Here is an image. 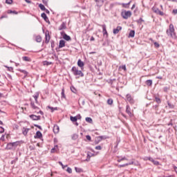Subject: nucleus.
Listing matches in <instances>:
<instances>
[{
  "label": "nucleus",
  "mask_w": 177,
  "mask_h": 177,
  "mask_svg": "<svg viewBox=\"0 0 177 177\" xmlns=\"http://www.w3.org/2000/svg\"><path fill=\"white\" fill-rule=\"evenodd\" d=\"M71 71H72L73 75H75L76 77L77 76H78V77H84V73H82V71L78 70V67L73 66L71 68Z\"/></svg>",
  "instance_id": "1"
},
{
  "label": "nucleus",
  "mask_w": 177,
  "mask_h": 177,
  "mask_svg": "<svg viewBox=\"0 0 177 177\" xmlns=\"http://www.w3.org/2000/svg\"><path fill=\"white\" fill-rule=\"evenodd\" d=\"M167 34L169 37H171V38H176V35L175 34V29L174 28V25H169V28L167 30Z\"/></svg>",
  "instance_id": "2"
},
{
  "label": "nucleus",
  "mask_w": 177,
  "mask_h": 177,
  "mask_svg": "<svg viewBox=\"0 0 177 177\" xmlns=\"http://www.w3.org/2000/svg\"><path fill=\"white\" fill-rule=\"evenodd\" d=\"M122 17H123V19H128L129 17H131V16H132V12L131 11H127V10H124V11H122Z\"/></svg>",
  "instance_id": "3"
},
{
  "label": "nucleus",
  "mask_w": 177,
  "mask_h": 177,
  "mask_svg": "<svg viewBox=\"0 0 177 177\" xmlns=\"http://www.w3.org/2000/svg\"><path fill=\"white\" fill-rule=\"evenodd\" d=\"M126 100L130 103V104H133L135 103V100H133V97H132V95L131 94H127L126 95Z\"/></svg>",
  "instance_id": "4"
},
{
  "label": "nucleus",
  "mask_w": 177,
  "mask_h": 177,
  "mask_svg": "<svg viewBox=\"0 0 177 177\" xmlns=\"http://www.w3.org/2000/svg\"><path fill=\"white\" fill-rule=\"evenodd\" d=\"M152 10L153 12H154V13H156V15H160V16H164V12L156 7H153Z\"/></svg>",
  "instance_id": "5"
},
{
  "label": "nucleus",
  "mask_w": 177,
  "mask_h": 177,
  "mask_svg": "<svg viewBox=\"0 0 177 177\" xmlns=\"http://www.w3.org/2000/svg\"><path fill=\"white\" fill-rule=\"evenodd\" d=\"M61 35L63 37L65 41H71V37L64 32V31L61 32Z\"/></svg>",
  "instance_id": "6"
},
{
  "label": "nucleus",
  "mask_w": 177,
  "mask_h": 177,
  "mask_svg": "<svg viewBox=\"0 0 177 177\" xmlns=\"http://www.w3.org/2000/svg\"><path fill=\"white\" fill-rule=\"evenodd\" d=\"M100 27H102V32H103V35H106V38L107 37H109V33L107 32V30H106V24L104 25H100Z\"/></svg>",
  "instance_id": "7"
},
{
  "label": "nucleus",
  "mask_w": 177,
  "mask_h": 177,
  "mask_svg": "<svg viewBox=\"0 0 177 177\" xmlns=\"http://www.w3.org/2000/svg\"><path fill=\"white\" fill-rule=\"evenodd\" d=\"M30 118H31V120H33V121H38L39 120H41V116L40 115L37 116L35 115H30Z\"/></svg>",
  "instance_id": "8"
},
{
  "label": "nucleus",
  "mask_w": 177,
  "mask_h": 177,
  "mask_svg": "<svg viewBox=\"0 0 177 177\" xmlns=\"http://www.w3.org/2000/svg\"><path fill=\"white\" fill-rule=\"evenodd\" d=\"M126 113L130 116L132 117V113L131 112V106L129 105L126 106Z\"/></svg>",
  "instance_id": "9"
},
{
  "label": "nucleus",
  "mask_w": 177,
  "mask_h": 177,
  "mask_svg": "<svg viewBox=\"0 0 177 177\" xmlns=\"http://www.w3.org/2000/svg\"><path fill=\"white\" fill-rule=\"evenodd\" d=\"M77 66L78 67H80L82 70V68H84V66H85V64H84V62H82L81 59H78Z\"/></svg>",
  "instance_id": "10"
},
{
  "label": "nucleus",
  "mask_w": 177,
  "mask_h": 177,
  "mask_svg": "<svg viewBox=\"0 0 177 177\" xmlns=\"http://www.w3.org/2000/svg\"><path fill=\"white\" fill-rule=\"evenodd\" d=\"M66 28L67 26H66V22H63L59 27L58 30H59V31H62V30H66Z\"/></svg>",
  "instance_id": "11"
},
{
  "label": "nucleus",
  "mask_w": 177,
  "mask_h": 177,
  "mask_svg": "<svg viewBox=\"0 0 177 177\" xmlns=\"http://www.w3.org/2000/svg\"><path fill=\"white\" fill-rule=\"evenodd\" d=\"M122 30V27L121 26H117L116 28L113 29V34H118L120 31Z\"/></svg>",
  "instance_id": "12"
},
{
  "label": "nucleus",
  "mask_w": 177,
  "mask_h": 177,
  "mask_svg": "<svg viewBox=\"0 0 177 177\" xmlns=\"http://www.w3.org/2000/svg\"><path fill=\"white\" fill-rule=\"evenodd\" d=\"M49 41H50V36L49 35V32H46V44H48Z\"/></svg>",
  "instance_id": "13"
},
{
  "label": "nucleus",
  "mask_w": 177,
  "mask_h": 177,
  "mask_svg": "<svg viewBox=\"0 0 177 177\" xmlns=\"http://www.w3.org/2000/svg\"><path fill=\"white\" fill-rule=\"evenodd\" d=\"M37 138L38 139H41V138H42V133H41V131H38L36 132V135L35 136V138L37 139Z\"/></svg>",
  "instance_id": "14"
},
{
  "label": "nucleus",
  "mask_w": 177,
  "mask_h": 177,
  "mask_svg": "<svg viewBox=\"0 0 177 177\" xmlns=\"http://www.w3.org/2000/svg\"><path fill=\"white\" fill-rule=\"evenodd\" d=\"M148 160H149V161H151V162H153L154 164V165H159L160 162L157 160H155L154 159H153V158H148Z\"/></svg>",
  "instance_id": "15"
},
{
  "label": "nucleus",
  "mask_w": 177,
  "mask_h": 177,
  "mask_svg": "<svg viewBox=\"0 0 177 177\" xmlns=\"http://www.w3.org/2000/svg\"><path fill=\"white\" fill-rule=\"evenodd\" d=\"M66 46V41L64 40H60L59 44V48H64Z\"/></svg>",
  "instance_id": "16"
},
{
  "label": "nucleus",
  "mask_w": 177,
  "mask_h": 177,
  "mask_svg": "<svg viewBox=\"0 0 177 177\" xmlns=\"http://www.w3.org/2000/svg\"><path fill=\"white\" fill-rule=\"evenodd\" d=\"M6 149V150H12L13 149V145L12 144V142L8 143Z\"/></svg>",
  "instance_id": "17"
},
{
  "label": "nucleus",
  "mask_w": 177,
  "mask_h": 177,
  "mask_svg": "<svg viewBox=\"0 0 177 177\" xmlns=\"http://www.w3.org/2000/svg\"><path fill=\"white\" fill-rule=\"evenodd\" d=\"M59 126L55 125L53 127V132L54 133H59Z\"/></svg>",
  "instance_id": "18"
},
{
  "label": "nucleus",
  "mask_w": 177,
  "mask_h": 177,
  "mask_svg": "<svg viewBox=\"0 0 177 177\" xmlns=\"http://www.w3.org/2000/svg\"><path fill=\"white\" fill-rule=\"evenodd\" d=\"M41 17L45 20V21H49V18H48V16H46V14H45L44 12L41 14Z\"/></svg>",
  "instance_id": "19"
},
{
  "label": "nucleus",
  "mask_w": 177,
  "mask_h": 177,
  "mask_svg": "<svg viewBox=\"0 0 177 177\" xmlns=\"http://www.w3.org/2000/svg\"><path fill=\"white\" fill-rule=\"evenodd\" d=\"M11 143L12 144V147H17V146H19L20 143H21V141H16Z\"/></svg>",
  "instance_id": "20"
},
{
  "label": "nucleus",
  "mask_w": 177,
  "mask_h": 177,
  "mask_svg": "<svg viewBox=\"0 0 177 177\" xmlns=\"http://www.w3.org/2000/svg\"><path fill=\"white\" fill-rule=\"evenodd\" d=\"M36 42H42V37L40 35H37L35 37Z\"/></svg>",
  "instance_id": "21"
},
{
  "label": "nucleus",
  "mask_w": 177,
  "mask_h": 177,
  "mask_svg": "<svg viewBox=\"0 0 177 177\" xmlns=\"http://www.w3.org/2000/svg\"><path fill=\"white\" fill-rule=\"evenodd\" d=\"M73 140H77L78 139V134L74 133L71 136Z\"/></svg>",
  "instance_id": "22"
},
{
  "label": "nucleus",
  "mask_w": 177,
  "mask_h": 177,
  "mask_svg": "<svg viewBox=\"0 0 177 177\" xmlns=\"http://www.w3.org/2000/svg\"><path fill=\"white\" fill-rule=\"evenodd\" d=\"M146 84L148 85V86H151V85H153V80H148L146 81Z\"/></svg>",
  "instance_id": "23"
},
{
  "label": "nucleus",
  "mask_w": 177,
  "mask_h": 177,
  "mask_svg": "<svg viewBox=\"0 0 177 177\" xmlns=\"http://www.w3.org/2000/svg\"><path fill=\"white\" fill-rule=\"evenodd\" d=\"M22 60L24 62H31V58L28 57H23Z\"/></svg>",
  "instance_id": "24"
},
{
  "label": "nucleus",
  "mask_w": 177,
  "mask_h": 177,
  "mask_svg": "<svg viewBox=\"0 0 177 177\" xmlns=\"http://www.w3.org/2000/svg\"><path fill=\"white\" fill-rule=\"evenodd\" d=\"M129 37L133 38V37H135V30H131Z\"/></svg>",
  "instance_id": "25"
},
{
  "label": "nucleus",
  "mask_w": 177,
  "mask_h": 177,
  "mask_svg": "<svg viewBox=\"0 0 177 177\" xmlns=\"http://www.w3.org/2000/svg\"><path fill=\"white\" fill-rule=\"evenodd\" d=\"M30 106L34 109V110H37V109H38V106H35V104L33 102H30Z\"/></svg>",
  "instance_id": "26"
},
{
  "label": "nucleus",
  "mask_w": 177,
  "mask_h": 177,
  "mask_svg": "<svg viewBox=\"0 0 177 177\" xmlns=\"http://www.w3.org/2000/svg\"><path fill=\"white\" fill-rule=\"evenodd\" d=\"M39 8H40L41 10H46L45 6H44L43 4H39Z\"/></svg>",
  "instance_id": "27"
},
{
  "label": "nucleus",
  "mask_w": 177,
  "mask_h": 177,
  "mask_svg": "<svg viewBox=\"0 0 177 177\" xmlns=\"http://www.w3.org/2000/svg\"><path fill=\"white\" fill-rule=\"evenodd\" d=\"M75 170L76 172H78L79 174L82 172V169H81L80 167H75Z\"/></svg>",
  "instance_id": "28"
},
{
  "label": "nucleus",
  "mask_w": 177,
  "mask_h": 177,
  "mask_svg": "<svg viewBox=\"0 0 177 177\" xmlns=\"http://www.w3.org/2000/svg\"><path fill=\"white\" fill-rule=\"evenodd\" d=\"M77 120V117L71 116V121H72V122H76Z\"/></svg>",
  "instance_id": "29"
},
{
  "label": "nucleus",
  "mask_w": 177,
  "mask_h": 177,
  "mask_svg": "<svg viewBox=\"0 0 177 177\" xmlns=\"http://www.w3.org/2000/svg\"><path fill=\"white\" fill-rule=\"evenodd\" d=\"M86 122H89V124H92V122H93V120H92V119L91 118H86Z\"/></svg>",
  "instance_id": "30"
},
{
  "label": "nucleus",
  "mask_w": 177,
  "mask_h": 177,
  "mask_svg": "<svg viewBox=\"0 0 177 177\" xmlns=\"http://www.w3.org/2000/svg\"><path fill=\"white\" fill-rule=\"evenodd\" d=\"M107 104H109V106H111V104H113V99H108Z\"/></svg>",
  "instance_id": "31"
},
{
  "label": "nucleus",
  "mask_w": 177,
  "mask_h": 177,
  "mask_svg": "<svg viewBox=\"0 0 177 177\" xmlns=\"http://www.w3.org/2000/svg\"><path fill=\"white\" fill-rule=\"evenodd\" d=\"M87 156H88V158H91V157L95 156V153H92L91 152H88L87 153Z\"/></svg>",
  "instance_id": "32"
},
{
  "label": "nucleus",
  "mask_w": 177,
  "mask_h": 177,
  "mask_svg": "<svg viewBox=\"0 0 177 177\" xmlns=\"http://www.w3.org/2000/svg\"><path fill=\"white\" fill-rule=\"evenodd\" d=\"M29 131H30V129H25L24 131H23V134L25 136L27 135Z\"/></svg>",
  "instance_id": "33"
},
{
  "label": "nucleus",
  "mask_w": 177,
  "mask_h": 177,
  "mask_svg": "<svg viewBox=\"0 0 177 177\" xmlns=\"http://www.w3.org/2000/svg\"><path fill=\"white\" fill-rule=\"evenodd\" d=\"M61 95H62V97H64V99H66V95H64V88H62Z\"/></svg>",
  "instance_id": "34"
},
{
  "label": "nucleus",
  "mask_w": 177,
  "mask_h": 177,
  "mask_svg": "<svg viewBox=\"0 0 177 177\" xmlns=\"http://www.w3.org/2000/svg\"><path fill=\"white\" fill-rule=\"evenodd\" d=\"M155 101L156 102V103H161V100L159 97H155Z\"/></svg>",
  "instance_id": "35"
},
{
  "label": "nucleus",
  "mask_w": 177,
  "mask_h": 177,
  "mask_svg": "<svg viewBox=\"0 0 177 177\" xmlns=\"http://www.w3.org/2000/svg\"><path fill=\"white\" fill-rule=\"evenodd\" d=\"M119 68H121L122 70H124V71H126L127 66L125 65H122V66H120Z\"/></svg>",
  "instance_id": "36"
},
{
  "label": "nucleus",
  "mask_w": 177,
  "mask_h": 177,
  "mask_svg": "<svg viewBox=\"0 0 177 177\" xmlns=\"http://www.w3.org/2000/svg\"><path fill=\"white\" fill-rule=\"evenodd\" d=\"M131 2H129L128 3H122V6L123 8H127L129 5H130Z\"/></svg>",
  "instance_id": "37"
},
{
  "label": "nucleus",
  "mask_w": 177,
  "mask_h": 177,
  "mask_svg": "<svg viewBox=\"0 0 177 177\" xmlns=\"http://www.w3.org/2000/svg\"><path fill=\"white\" fill-rule=\"evenodd\" d=\"M98 138H99V139H100V140H103L104 139H107V137L104 136H99Z\"/></svg>",
  "instance_id": "38"
},
{
  "label": "nucleus",
  "mask_w": 177,
  "mask_h": 177,
  "mask_svg": "<svg viewBox=\"0 0 177 177\" xmlns=\"http://www.w3.org/2000/svg\"><path fill=\"white\" fill-rule=\"evenodd\" d=\"M13 2V0H6V3H8V5L12 4Z\"/></svg>",
  "instance_id": "39"
},
{
  "label": "nucleus",
  "mask_w": 177,
  "mask_h": 177,
  "mask_svg": "<svg viewBox=\"0 0 177 177\" xmlns=\"http://www.w3.org/2000/svg\"><path fill=\"white\" fill-rule=\"evenodd\" d=\"M66 171L68 174H72L73 173V169H71V168H70V167H68Z\"/></svg>",
  "instance_id": "40"
},
{
  "label": "nucleus",
  "mask_w": 177,
  "mask_h": 177,
  "mask_svg": "<svg viewBox=\"0 0 177 177\" xmlns=\"http://www.w3.org/2000/svg\"><path fill=\"white\" fill-rule=\"evenodd\" d=\"M38 96H39L38 95H33V97H34V99H35L36 103L38 102Z\"/></svg>",
  "instance_id": "41"
},
{
  "label": "nucleus",
  "mask_w": 177,
  "mask_h": 177,
  "mask_svg": "<svg viewBox=\"0 0 177 177\" xmlns=\"http://www.w3.org/2000/svg\"><path fill=\"white\" fill-rule=\"evenodd\" d=\"M124 160H128V159H127L125 157H124V158H121V159H118V162H121V161H124Z\"/></svg>",
  "instance_id": "42"
},
{
  "label": "nucleus",
  "mask_w": 177,
  "mask_h": 177,
  "mask_svg": "<svg viewBox=\"0 0 177 177\" xmlns=\"http://www.w3.org/2000/svg\"><path fill=\"white\" fill-rule=\"evenodd\" d=\"M133 164H135V162H133V161H131L130 162L126 163L127 167H128V165H133Z\"/></svg>",
  "instance_id": "43"
},
{
  "label": "nucleus",
  "mask_w": 177,
  "mask_h": 177,
  "mask_svg": "<svg viewBox=\"0 0 177 177\" xmlns=\"http://www.w3.org/2000/svg\"><path fill=\"white\" fill-rule=\"evenodd\" d=\"M155 48H160V44L157 42L153 43Z\"/></svg>",
  "instance_id": "44"
},
{
  "label": "nucleus",
  "mask_w": 177,
  "mask_h": 177,
  "mask_svg": "<svg viewBox=\"0 0 177 177\" xmlns=\"http://www.w3.org/2000/svg\"><path fill=\"white\" fill-rule=\"evenodd\" d=\"M48 108H49L50 109H51V111H52V112L55 111V110H57V107H56V108H53V107H52V106H48Z\"/></svg>",
  "instance_id": "45"
},
{
  "label": "nucleus",
  "mask_w": 177,
  "mask_h": 177,
  "mask_svg": "<svg viewBox=\"0 0 177 177\" xmlns=\"http://www.w3.org/2000/svg\"><path fill=\"white\" fill-rule=\"evenodd\" d=\"M0 140H2V142H5V135H2L0 138Z\"/></svg>",
  "instance_id": "46"
},
{
  "label": "nucleus",
  "mask_w": 177,
  "mask_h": 177,
  "mask_svg": "<svg viewBox=\"0 0 177 177\" xmlns=\"http://www.w3.org/2000/svg\"><path fill=\"white\" fill-rule=\"evenodd\" d=\"M124 167H127V163H126V164H124V165H118V168H123Z\"/></svg>",
  "instance_id": "47"
},
{
  "label": "nucleus",
  "mask_w": 177,
  "mask_h": 177,
  "mask_svg": "<svg viewBox=\"0 0 177 177\" xmlns=\"http://www.w3.org/2000/svg\"><path fill=\"white\" fill-rule=\"evenodd\" d=\"M56 149H57V145H55V146L54 147V148H53V149H51V153H53V152L55 151V150H56Z\"/></svg>",
  "instance_id": "48"
},
{
  "label": "nucleus",
  "mask_w": 177,
  "mask_h": 177,
  "mask_svg": "<svg viewBox=\"0 0 177 177\" xmlns=\"http://www.w3.org/2000/svg\"><path fill=\"white\" fill-rule=\"evenodd\" d=\"M142 21H145L143 20V19L140 18V19L137 21V23H140V24H141V23H142Z\"/></svg>",
  "instance_id": "49"
},
{
  "label": "nucleus",
  "mask_w": 177,
  "mask_h": 177,
  "mask_svg": "<svg viewBox=\"0 0 177 177\" xmlns=\"http://www.w3.org/2000/svg\"><path fill=\"white\" fill-rule=\"evenodd\" d=\"M71 91L72 92H73V93H75V92H76L75 88H74V87H71Z\"/></svg>",
  "instance_id": "50"
},
{
  "label": "nucleus",
  "mask_w": 177,
  "mask_h": 177,
  "mask_svg": "<svg viewBox=\"0 0 177 177\" xmlns=\"http://www.w3.org/2000/svg\"><path fill=\"white\" fill-rule=\"evenodd\" d=\"M102 149V146L99 145L95 147V150H100Z\"/></svg>",
  "instance_id": "51"
},
{
  "label": "nucleus",
  "mask_w": 177,
  "mask_h": 177,
  "mask_svg": "<svg viewBox=\"0 0 177 177\" xmlns=\"http://www.w3.org/2000/svg\"><path fill=\"white\" fill-rule=\"evenodd\" d=\"M6 67L8 68V71H13L12 67H8V66H6Z\"/></svg>",
  "instance_id": "52"
},
{
  "label": "nucleus",
  "mask_w": 177,
  "mask_h": 177,
  "mask_svg": "<svg viewBox=\"0 0 177 177\" xmlns=\"http://www.w3.org/2000/svg\"><path fill=\"white\" fill-rule=\"evenodd\" d=\"M86 138L87 139V140H91V136H89V135L86 136Z\"/></svg>",
  "instance_id": "53"
},
{
  "label": "nucleus",
  "mask_w": 177,
  "mask_h": 177,
  "mask_svg": "<svg viewBox=\"0 0 177 177\" xmlns=\"http://www.w3.org/2000/svg\"><path fill=\"white\" fill-rule=\"evenodd\" d=\"M35 127H36L37 128H39V129H42V127H41V126L38 124H35Z\"/></svg>",
  "instance_id": "54"
},
{
  "label": "nucleus",
  "mask_w": 177,
  "mask_h": 177,
  "mask_svg": "<svg viewBox=\"0 0 177 177\" xmlns=\"http://www.w3.org/2000/svg\"><path fill=\"white\" fill-rule=\"evenodd\" d=\"M43 3H44V5H47L48 3V0H42Z\"/></svg>",
  "instance_id": "55"
},
{
  "label": "nucleus",
  "mask_w": 177,
  "mask_h": 177,
  "mask_svg": "<svg viewBox=\"0 0 177 177\" xmlns=\"http://www.w3.org/2000/svg\"><path fill=\"white\" fill-rule=\"evenodd\" d=\"M172 13H173V15H176L177 10H173Z\"/></svg>",
  "instance_id": "56"
},
{
  "label": "nucleus",
  "mask_w": 177,
  "mask_h": 177,
  "mask_svg": "<svg viewBox=\"0 0 177 177\" xmlns=\"http://www.w3.org/2000/svg\"><path fill=\"white\" fill-rule=\"evenodd\" d=\"M1 128L3 129V131H0V133H3V132H5V129L2 127H1Z\"/></svg>",
  "instance_id": "57"
},
{
  "label": "nucleus",
  "mask_w": 177,
  "mask_h": 177,
  "mask_svg": "<svg viewBox=\"0 0 177 177\" xmlns=\"http://www.w3.org/2000/svg\"><path fill=\"white\" fill-rule=\"evenodd\" d=\"M25 2H26L27 3H31V1L30 0H25Z\"/></svg>",
  "instance_id": "58"
},
{
  "label": "nucleus",
  "mask_w": 177,
  "mask_h": 177,
  "mask_svg": "<svg viewBox=\"0 0 177 177\" xmlns=\"http://www.w3.org/2000/svg\"><path fill=\"white\" fill-rule=\"evenodd\" d=\"M10 13H14V15H17V12L16 11H10Z\"/></svg>",
  "instance_id": "59"
},
{
  "label": "nucleus",
  "mask_w": 177,
  "mask_h": 177,
  "mask_svg": "<svg viewBox=\"0 0 177 177\" xmlns=\"http://www.w3.org/2000/svg\"><path fill=\"white\" fill-rule=\"evenodd\" d=\"M62 169H64V168L67 167V165H62Z\"/></svg>",
  "instance_id": "60"
},
{
  "label": "nucleus",
  "mask_w": 177,
  "mask_h": 177,
  "mask_svg": "<svg viewBox=\"0 0 177 177\" xmlns=\"http://www.w3.org/2000/svg\"><path fill=\"white\" fill-rule=\"evenodd\" d=\"M90 41H95V37H91V39H90Z\"/></svg>",
  "instance_id": "61"
},
{
  "label": "nucleus",
  "mask_w": 177,
  "mask_h": 177,
  "mask_svg": "<svg viewBox=\"0 0 177 177\" xmlns=\"http://www.w3.org/2000/svg\"><path fill=\"white\" fill-rule=\"evenodd\" d=\"M44 64H46L47 66H49V64H50V63H49L48 62H44Z\"/></svg>",
  "instance_id": "62"
},
{
  "label": "nucleus",
  "mask_w": 177,
  "mask_h": 177,
  "mask_svg": "<svg viewBox=\"0 0 177 177\" xmlns=\"http://www.w3.org/2000/svg\"><path fill=\"white\" fill-rule=\"evenodd\" d=\"M90 160H91V158H88V156H87V158L86 159V161H90Z\"/></svg>",
  "instance_id": "63"
},
{
  "label": "nucleus",
  "mask_w": 177,
  "mask_h": 177,
  "mask_svg": "<svg viewBox=\"0 0 177 177\" xmlns=\"http://www.w3.org/2000/svg\"><path fill=\"white\" fill-rule=\"evenodd\" d=\"M39 114H41V115H43V114H44V112L42 111H39Z\"/></svg>",
  "instance_id": "64"
}]
</instances>
